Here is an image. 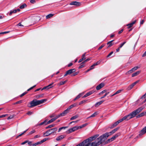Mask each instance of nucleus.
<instances>
[{
	"label": "nucleus",
	"mask_w": 146,
	"mask_h": 146,
	"mask_svg": "<svg viewBox=\"0 0 146 146\" xmlns=\"http://www.w3.org/2000/svg\"><path fill=\"white\" fill-rule=\"evenodd\" d=\"M102 137V136H100L95 141L92 143H90L85 140L82 142V146H98L103 143L104 141Z\"/></svg>",
	"instance_id": "f257e3e1"
},
{
	"label": "nucleus",
	"mask_w": 146,
	"mask_h": 146,
	"mask_svg": "<svg viewBox=\"0 0 146 146\" xmlns=\"http://www.w3.org/2000/svg\"><path fill=\"white\" fill-rule=\"evenodd\" d=\"M46 100L42 99L40 100H34L31 102L29 104H28V106L31 108L35 106L38 105L42 104L46 101Z\"/></svg>",
	"instance_id": "f03ea898"
},
{
	"label": "nucleus",
	"mask_w": 146,
	"mask_h": 146,
	"mask_svg": "<svg viewBox=\"0 0 146 146\" xmlns=\"http://www.w3.org/2000/svg\"><path fill=\"white\" fill-rule=\"evenodd\" d=\"M143 109V108L142 107H140L126 116L128 119L129 120L135 117L136 115L140 113Z\"/></svg>",
	"instance_id": "7ed1b4c3"
},
{
	"label": "nucleus",
	"mask_w": 146,
	"mask_h": 146,
	"mask_svg": "<svg viewBox=\"0 0 146 146\" xmlns=\"http://www.w3.org/2000/svg\"><path fill=\"white\" fill-rule=\"evenodd\" d=\"M119 127H117V128L114 129L113 130H112L109 133H105L104 134L101 135L100 136H102V137L104 139V141H103V143H104L105 141L106 140L107 138L109 137V136L115 133L116 131H117L119 129Z\"/></svg>",
	"instance_id": "20e7f679"
},
{
	"label": "nucleus",
	"mask_w": 146,
	"mask_h": 146,
	"mask_svg": "<svg viewBox=\"0 0 146 146\" xmlns=\"http://www.w3.org/2000/svg\"><path fill=\"white\" fill-rule=\"evenodd\" d=\"M57 129L58 128L57 127H55L49 129L43 134V136L44 137L48 136L52 133L55 132Z\"/></svg>",
	"instance_id": "39448f33"
},
{
	"label": "nucleus",
	"mask_w": 146,
	"mask_h": 146,
	"mask_svg": "<svg viewBox=\"0 0 146 146\" xmlns=\"http://www.w3.org/2000/svg\"><path fill=\"white\" fill-rule=\"evenodd\" d=\"M124 120H128L126 116H125L122 119H119V120L114 123L110 127V128L111 129L115 127L116 126H117L119 123L122 122Z\"/></svg>",
	"instance_id": "423d86ee"
},
{
	"label": "nucleus",
	"mask_w": 146,
	"mask_h": 146,
	"mask_svg": "<svg viewBox=\"0 0 146 146\" xmlns=\"http://www.w3.org/2000/svg\"><path fill=\"white\" fill-rule=\"evenodd\" d=\"M99 135L98 134H96L94 135V136L91 137H89V138L86 139V141L88 142H90V143H91V142L93 141L94 140L96 139L98 136Z\"/></svg>",
	"instance_id": "0eeeda50"
},
{
	"label": "nucleus",
	"mask_w": 146,
	"mask_h": 146,
	"mask_svg": "<svg viewBox=\"0 0 146 146\" xmlns=\"http://www.w3.org/2000/svg\"><path fill=\"white\" fill-rule=\"evenodd\" d=\"M76 71V70L75 69H71L68 70L66 72V73L65 74L64 76V77L66 76L67 75L71 74L75 72Z\"/></svg>",
	"instance_id": "6e6552de"
},
{
	"label": "nucleus",
	"mask_w": 146,
	"mask_h": 146,
	"mask_svg": "<svg viewBox=\"0 0 146 146\" xmlns=\"http://www.w3.org/2000/svg\"><path fill=\"white\" fill-rule=\"evenodd\" d=\"M119 135L120 134L119 133H117V134H115V135L113 136V137H112L111 138L108 139L107 141V143H108L113 141L116 137H118Z\"/></svg>",
	"instance_id": "1a4fd4ad"
},
{
	"label": "nucleus",
	"mask_w": 146,
	"mask_h": 146,
	"mask_svg": "<svg viewBox=\"0 0 146 146\" xmlns=\"http://www.w3.org/2000/svg\"><path fill=\"white\" fill-rule=\"evenodd\" d=\"M78 127V126H75L72 128H71L68 129V131L69 133H72L77 130L79 129Z\"/></svg>",
	"instance_id": "9d476101"
},
{
	"label": "nucleus",
	"mask_w": 146,
	"mask_h": 146,
	"mask_svg": "<svg viewBox=\"0 0 146 146\" xmlns=\"http://www.w3.org/2000/svg\"><path fill=\"white\" fill-rule=\"evenodd\" d=\"M54 82H52L51 84L48 85V86L43 88L42 89V90L44 89L48 90L51 88L53 87V86H52V85L54 84Z\"/></svg>",
	"instance_id": "9b49d317"
},
{
	"label": "nucleus",
	"mask_w": 146,
	"mask_h": 146,
	"mask_svg": "<svg viewBox=\"0 0 146 146\" xmlns=\"http://www.w3.org/2000/svg\"><path fill=\"white\" fill-rule=\"evenodd\" d=\"M69 4L71 5H74L77 6H79L81 5L80 2L77 1H72Z\"/></svg>",
	"instance_id": "f8f14e48"
},
{
	"label": "nucleus",
	"mask_w": 146,
	"mask_h": 146,
	"mask_svg": "<svg viewBox=\"0 0 146 146\" xmlns=\"http://www.w3.org/2000/svg\"><path fill=\"white\" fill-rule=\"evenodd\" d=\"M146 133V126L143 128V129L141 130L139 133V135L140 136Z\"/></svg>",
	"instance_id": "ddd939ff"
},
{
	"label": "nucleus",
	"mask_w": 146,
	"mask_h": 146,
	"mask_svg": "<svg viewBox=\"0 0 146 146\" xmlns=\"http://www.w3.org/2000/svg\"><path fill=\"white\" fill-rule=\"evenodd\" d=\"M105 85L104 83H101L98 85L96 87V89L97 90H99L102 88Z\"/></svg>",
	"instance_id": "4468645a"
},
{
	"label": "nucleus",
	"mask_w": 146,
	"mask_h": 146,
	"mask_svg": "<svg viewBox=\"0 0 146 146\" xmlns=\"http://www.w3.org/2000/svg\"><path fill=\"white\" fill-rule=\"evenodd\" d=\"M69 110L68 109L65 110L63 112L60 113L61 116H64L66 115L69 112Z\"/></svg>",
	"instance_id": "2eb2a0df"
},
{
	"label": "nucleus",
	"mask_w": 146,
	"mask_h": 146,
	"mask_svg": "<svg viewBox=\"0 0 146 146\" xmlns=\"http://www.w3.org/2000/svg\"><path fill=\"white\" fill-rule=\"evenodd\" d=\"M136 21L135 20L131 23L128 24L127 25V26H128V28L129 29L132 27L133 25L136 22Z\"/></svg>",
	"instance_id": "dca6fc26"
},
{
	"label": "nucleus",
	"mask_w": 146,
	"mask_h": 146,
	"mask_svg": "<svg viewBox=\"0 0 146 146\" xmlns=\"http://www.w3.org/2000/svg\"><path fill=\"white\" fill-rule=\"evenodd\" d=\"M64 137V135H61L57 137L56 138V140L57 141H60L62 139H63Z\"/></svg>",
	"instance_id": "f3484780"
},
{
	"label": "nucleus",
	"mask_w": 146,
	"mask_h": 146,
	"mask_svg": "<svg viewBox=\"0 0 146 146\" xmlns=\"http://www.w3.org/2000/svg\"><path fill=\"white\" fill-rule=\"evenodd\" d=\"M141 72L140 71H137L135 72L132 75V77H133L138 75Z\"/></svg>",
	"instance_id": "a211bd4d"
},
{
	"label": "nucleus",
	"mask_w": 146,
	"mask_h": 146,
	"mask_svg": "<svg viewBox=\"0 0 146 146\" xmlns=\"http://www.w3.org/2000/svg\"><path fill=\"white\" fill-rule=\"evenodd\" d=\"M83 94V93H81L79 94L78 96H76V97L74 99V100L75 101L76 100L79 99L80 97H81L82 96Z\"/></svg>",
	"instance_id": "6ab92c4d"
},
{
	"label": "nucleus",
	"mask_w": 146,
	"mask_h": 146,
	"mask_svg": "<svg viewBox=\"0 0 146 146\" xmlns=\"http://www.w3.org/2000/svg\"><path fill=\"white\" fill-rule=\"evenodd\" d=\"M146 113V112H143L138 115H137L136 117L137 118L140 117H142Z\"/></svg>",
	"instance_id": "aec40b11"
},
{
	"label": "nucleus",
	"mask_w": 146,
	"mask_h": 146,
	"mask_svg": "<svg viewBox=\"0 0 146 146\" xmlns=\"http://www.w3.org/2000/svg\"><path fill=\"white\" fill-rule=\"evenodd\" d=\"M55 120V119H54V118H52V119H51L50 120H49L47 122V123H46L45 124V125H46L48 124H49L50 123H51L53 122Z\"/></svg>",
	"instance_id": "412c9836"
},
{
	"label": "nucleus",
	"mask_w": 146,
	"mask_h": 146,
	"mask_svg": "<svg viewBox=\"0 0 146 146\" xmlns=\"http://www.w3.org/2000/svg\"><path fill=\"white\" fill-rule=\"evenodd\" d=\"M49 138H45L44 139H43L40 142H39V143L40 144H41L42 143H43L46 140H48L50 139Z\"/></svg>",
	"instance_id": "4be33fe9"
},
{
	"label": "nucleus",
	"mask_w": 146,
	"mask_h": 146,
	"mask_svg": "<svg viewBox=\"0 0 146 146\" xmlns=\"http://www.w3.org/2000/svg\"><path fill=\"white\" fill-rule=\"evenodd\" d=\"M114 40H112L111 41H109L107 43V44L109 45L108 46V47H110L113 44L112 43V42Z\"/></svg>",
	"instance_id": "5701e85b"
},
{
	"label": "nucleus",
	"mask_w": 146,
	"mask_h": 146,
	"mask_svg": "<svg viewBox=\"0 0 146 146\" xmlns=\"http://www.w3.org/2000/svg\"><path fill=\"white\" fill-rule=\"evenodd\" d=\"M104 101H101L99 102H98L96 103L95 104V106L96 107H97L98 106H100V105H101L104 102Z\"/></svg>",
	"instance_id": "b1692460"
},
{
	"label": "nucleus",
	"mask_w": 146,
	"mask_h": 146,
	"mask_svg": "<svg viewBox=\"0 0 146 146\" xmlns=\"http://www.w3.org/2000/svg\"><path fill=\"white\" fill-rule=\"evenodd\" d=\"M79 116V115H78L77 114L76 115H75L74 116H73L71 118H70V120H73L76 119Z\"/></svg>",
	"instance_id": "393cba45"
},
{
	"label": "nucleus",
	"mask_w": 146,
	"mask_h": 146,
	"mask_svg": "<svg viewBox=\"0 0 146 146\" xmlns=\"http://www.w3.org/2000/svg\"><path fill=\"white\" fill-rule=\"evenodd\" d=\"M17 12V9H14L13 10H11L10 11V13L9 14L10 15H11L13 13H15Z\"/></svg>",
	"instance_id": "a878e982"
},
{
	"label": "nucleus",
	"mask_w": 146,
	"mask_h": 146,
	"mask_svg": "<svg viewBox=\"0 0 146 146\" xmlns=\"http://www.w3.org/2000/svg\"><path fill=\"white\" fill-rule=\"evenodd\" d=\"M54 15V14H50L47 15L46 16V19H49L51 17H52Z\"/></svg>",
	"instance_id": "bb28decb"
},
{
	"label": "nucleus",
	"mask_w": 146,
	"mask_h": 146,
	"mask_svg": "<svg viewBox=\"0 0 146 146\" xmlns=\"http://www.w3.org/2000/svg\"><path fill=\"white\" fill-rule=\"evenodd\" d=\"M97 115V113L95 112L92 115H91V116H90V117H88L87 118L88 119V118H89L90 117H94Z\"/></svg>",
	"instance_id": "cd10ccee"
},
{
	"label": "nucleus",
	"mask_w": 146,
	"mask_h": 146,
	"mask_svg": "<svg viewBox=\"0 0 146 146\" xmlns=\"http://www.w3.org/2000/svg\"><path fill=\"white\" fill-rule=\"evenodd\" d=\"M94 93V92L93 91H91L90 92H89L86 94V95L87 96V97L90 95Z\"/></svg>",
	"instance_id": "c85d7f7f"
},
{
	"label": "nucleus",
	"mask_w": 146,
	"mask_h": 146,
	"mask_svg": "<svg viewBox=\"0 0 146 146\" xmlns=\"http://www.w3.org/2000/svg\"><path fill=\"white\" fill-rule=\"evenodd\" d=\"M84 66H85L84 64L83 63V62H82L80 64V66L79 67V69L81 68H82L83 67H84Z\"/></svg>",
	"instance_id": "c756f323"
},
{
	"label": "nucleus",
	"mask_w": 146,
	"mask_h": 146,
	"mask_svg": "<svg viewBox=\"0 0 146 146\" xmlns=\"http://www.w3.org/2000/svg\"><path fill=\"white\" fill-rule=\"evenodd\" d=\"M87 125V124L86 123L84 124H83L80 126H78V127L79 129H81V128L86 126Z\"/></svg>",
	"instance_id": "7c9ffc66"
},
{
	"label": "nucleus",
	"mask_w": 146,
	"mask_h": 146,
	"mask_svg": "<svg viewBox=\"0 0 146 146\" xmlns=\"http://www.w3.org/2000/svg\"><path fill=\"white\" fill-rule=\"evenodd\" d=\"M76 105L75 104H72L67 109H68L69 110L70 109H72L74 106H75Z\"/></svg>",
	"instance_id": "2f4dec72"
},
{
	"label": "nucleus",
	"mask_w": 146,
	"mask_h": 146,
	"mask_svg": "<svg viewBox=\"0 0 146 146\" xmlns=\"http://www.w3.org/2000/svg\"><path fill=\"white\" fill-rule=\"evenodd\" d=\"M27 5L25 4H23L20 7V8L21 9H23Z\"/></svg>",
	"instance_id": "473e14b6"
},
{
	"label": "nucleus",
	"mask_w": 146,
	"mask_h": 146,
	"mask_svg": "<svg viewBox=\"0 0 146 146\" xmlns=\"http://www.w3.org/2000/svg\"><path fill=\"white\" fill-rule=\"evenodd\" d=\"M55 126V124H53L50 125L46 127V129H47L48 128H50L54 127Z\"/></svg>",
	"instance_id": "72a5a7b5"
},
{
	"label": "nucleus",
	"mask_w": 146,
	"mask_h": 146,
	"mask_svg": "<svg viewBox=\"0 0 146 146\" xmlns=\"http://www.w3.org/2000/svg\"><path fill=\"white\" fill-rule=\"evenodd\" d=\"M46 121H47V120H46L44 121L43 122H41V123H39V124H38V125H43L44 124L45 125V124L46 123H47Z\"/></svg>",
	"instance_id": "f704fd0d"
},
{
	"label": "nucleus",
	"mask_w": 146,
	"mask_h": 146,
	"mask_svg": "<svg viewBox=\"0 0 146 146\" xmlns=\"http://www.w3.org/2000/svg\"><path fill=\"white\" fill-rule=\"evenodd\" d=\"M109 93V92H106L105 93V94L104 96H102L100 98V99H102L104 98L105 97H106Z\"/></svg>",
	"instance_id": "c9c22d12"
},
{
	"label": "nucleus",
	"mask_w": 146,
	"mask_h": 146,
	"mask_svg": "<svg viewBox=\"0 0 146 146\" xmlns=\"http://www.w3.org/2000/svg\"><path fill=\"white\" fill-rule=\"evenodd\" d=\"M106 91H107L106 90H103V91H102V92H100L99 94L100 95H102L104 93H106V92H107Z\"/></svg>",
	"instance_id": "e433bc0d"
},
{
	"label": "nucleus",
	"mask_w": 146,
	"mask_h": 146,
	"mask_svg": "<svg viewBox=\"0 0 146 146\" xmlns=\"http://www.w3.org/2000/svg\"><path fill=\"white\" fill-rule=\"evenodd\" d=\"M100 63V62L99 61H98L94 63V64L92 65L93 66H94L96 65H97L98 64H99Z\"/></svg>",
	"instance_id": "4c0bfd02"
},
{
	"label": "nucleus",
	"mask_w": 146,
	"mask_h": 146,
	"mask_svg": "<svg viewBox=\"0 0 146 146\" xmlns=\"http://www.w3.org/2000/svg\"><path fill=\"white\" fill-rule=\"evenodd\" d=\"M22 100H21L19 101H18L15 103L14 104H21L22 103Z\"/></svg>",
	"instance_id": "58836bf2"
},
{
	"label": "nucleus",
	"mask_w": 146,
	"mask_h": 146,
	"mask_svg": "<svg viewBox=\"0 0 146 146\" xmlns=\"http://www.w3.org/2000/svg\"><path fill=\"white\" fill-rule=\"evenodd\" d=\"M66 82H67L66 80V81H63V82H61L60 83L59 85H63L64 84H65Z\"/></svg>",
	"instance_id": "ea45409f"
},
{
	"label": "nucleus",
	"mask_w": 146,
	"mask_h": 146,
	"mask_svg": "<svg viewBox=\"0 0 146 146\" xmlns=\"http://www.w3.org/2000/svg\"><path fill=\"white\" fill-rule=\"evenodd\" d=\"M122 91V90H117L115 93V95H116L117 94H118L120 93Z\"/></svg>",
	"instance_id": "a19ab883"
},
{
	"label": "nucleus",
	"mask_w": 146,
	"mask_h": 146,
	"mask_svg": "<svg viewBox=\"0 0 146 146\" xmlns=\"http://www.w3.org/2000/svg\"><path fill=\"white\" fill-rule=\"evenodd\" d=\"M138 68V67L136 66V67H135L132 68V69H132V70L133 71V72H134V71L137 70Z\"/></svg>",
	"instance_id": "79ce46f5"
},
{
	"label": "nucleus",
	"mask_w": 146,
	"mask_h": 146,
	"mask_svg": "<svg viewBox=\"0 0 146 146\" xmlns=\"http://www.w3.org/2000/svg\"><path fill=\"white\" fill-rule=\"evenodd\" d=\"M10 32V31H8L1 32L0 33V34H4L7 33H9Z\"/></svg>",
	"instance_id": "37998d69"
},
{
	"label": "nucleus",
	"mask_w": 146,
	"mask_h": 146,
	"mask_svg": "<svg viewBox=\"0 0 146 146\" xmlns=\"http://www.w3.org/2000/svg\"><path fill=\"white\" fill-rule=\"evenodd\" d=\"M126 42H125L121 44L120 45V46L119 47L120 48H121L122 46L126 43Z\"/></svg>",
	"instance_id": "c03bdc74"
},
{
	"label": "nucleus",
	"mask_w": 146,
	"mask_h": 146,
	"mask_svg": "<svg viewBox=\"0 0 146 146\" xmlns=\"http://www.w3.org/2000/svg\"><path fill=\"white\" fill-rule=\"evenodd\" d=\"M86 102V101L85 100H84L83 101H82L80 102L79 103V105H81V104H82L83 103H85Z\"/></svg>",
	"instance_id": "a18cd8bd"
},
{
	"label": "nucleus",
	"mask_w": 146,
	"mask_h": 146,
	"mask_svg": "<svg viewBox=\"0 0 146 146\" xmlns=\"http://www.w3.org/2000/svg\"><path fill=\"white\" fill-rule=\"evenodd\" d=\"M33 113V112L31 111H29L27 113V114L28 115H31Z\"/></svg>",
	"instance_id": "49530a36"
},
{
	"label": "nucleus",
	"mask_w": 146,
	"mask_h": 146,
	"mask_svg": "<svg viewBox=\"0 0 146 146\" xmlns=\"http://www.w3.org/2000/svg\"><path fill=\"white\" fill-rule=\"evenodd\" d=\"M27 92H25L22 94L20 96V97H22V96H23L24 95H25V94H27Z\"/></svg>",
	"instance_id": "de8ad7c7"
},
{
	"label": "nucleus",
	"mask_w": 146,
	"mask_h": 146,
	"mask_svg": "<svg viewBox=\"0 0 146 146\" xmlns=\"http://www.w3.org/2000/svg\"><path fill=\"white\" fill-rule=\"evenodd\" d=\"M35 132H36L35 130H33L32 131H31L29 133V134H30V135L32 134H33V133H35Z\"/></svg>",
	"instance_id": "09e8293b"
},
{
	"label": "nucleus",
	"mask_w": 146,
	"mask_h": 146,
	"mask_svg": "<svg viewBox=\"0 0 146 146\" xmlns=\"http://www.w3.org/2000/svg\"><path fill=\"white\" fill-rule=\"evenodd\" d=\"M27 130H26L24 131L21 134H20L18 136V137H20V136H21V135H22L23 134L25 133L27 131Z\"/></svg>",
	"instance_id": "8fccbe9b"
},
{
	"label": "nucleus",
	"mask_w": 146,
	"mask_h": 146,
	"mask_svg": "<svg viewBox=\"0 0 146 146\" xmlns=\"http://www.w3.org/2000/svg\"><path fill=\"white\" fill-rule=\"evenodd\" d=\"M40 144V143L39 142H38L37 143H34V144H32V146H36V145H37L39 144Z\"/></svg>",
	"instance_id": "3c124183"
},
{
	"label": "nucleus",
	"mask_w": 146,
	"mask_h": 146,
	"mask_svg": "<svg viewBox=\"0 0 146 146\" xmlns=\"http://www.w3.org/2000/svg\"><path fill=\"white\" fill-rule=\"evenodd\" d=\"M133 71L132 70V69H131V70H129V71H128L126 73V74H130Z\"/></svg>",
	"instance_id": "603ef678"
},
{
	"label": "nucleus",
	"mask_w": 146,
	"mask_h": 146,
	"mask_svg": "<svg viewBox=\"0 0 146 146\" xmlns=\"http://www.w3.org/2000/svg\"><path fill=\"white\" fill-rule=\"evenodd\" d=\"M28 140L25 141L22 143H21V144L22 145H23L26 143H27L28 142Z\"/></svg>",
	"instance_id": "864d4df0"
},
{
	"label": "nucleus",
	"mask_w": 146,
	"mask_h": 146,
	"mask_svg": "<svg viewBox=\"0 0 146 146\" xmlns=\"http://www.w3.org/2000/svg\"><path fill=\"white\" fill-rule=\"evenodd\" d=\"M14 117V116L13 115H10L7 118V119H12V118H13Z\"/></svg>",
	"instance_id": "5fc2aeb1"
},
{
	"label": "nucleus",
	"mask_w": 146,
	"mask_h": 146,
	"mask_svg": "<svg viewBox=\"0 0 146 146\" xmlns=\"http://www.w3.org/2000/svg\"><path fill=\"white\" fill-rule=\"evenodd\" d=\"M36 86V85H35L34 86H33V87H31L27 90V91H29L30 90L32 89L33 88H35V87Z\"/></svg>",
	"instance_id": "6e6d98bb"
},
{
	"label": "nucleus",
	"mask_w": 146,
	"mask_h": 146,
	"mask_svg": "<svg viewBox=\"0 0 146 146\" xmlns=\"http://www.w3.org/2000/svg\"><path fill=\"white\" fill-rule=\"evenodd\" d=\"M113 52L112 51L107 56V57H110V56H111L113 53Z\"/></svg>",
	"instance_id": "4d7b16f0"
},
{
	"label": "nucleus",
	"mask_w": 146,
	"mask_h": 146,
	"mask_svg": "<svg viewBox=\"0 0 146 146\" xmlns=\"http://www.w3.org/2000/svg\"><path fill=\"white\" fill-rule=\"evenodd\" d=\"M60 116H61V115H60V114L59 115H57L56 117L54 118V119H55V120L57 119L58 118V117H59Z\"/></svg>",
	"instance_id": "13d9d810"
},
{
	"label": "nucleus",
	"mask_w": 146,
	"mask_h": 146,
	"mask_svg": "<svg viewBox=\"0 0 146 146\" xmlns=\"http://www.w3.org/2000/svg\"><path fill=\"white\" fill-rule=\"evenodd\" d=\"M60 116H61V115H60V114L59 115H57L56 117L54 118V119H55V120L57 119L58 118V117H59Z\"/></svg>",
	"instance_id": "bf43d9fd"
},
{
	"label": "nucleus",
	"mask_w": 146,
	"mask_h": 146,
	"mask_svg": "<svg viewBox=\"0 0 146 146\" xmlns=\"http://www.w3.org/2000/svg\"><path fill=\"white\" fill-rule=\"evenodd\" d=\"M133 87L131 85L128 88V90H130Z\"/></svg>",
	"instance_id": "052dcab7"
},
{
	"label": "nucleus",
	"mask_w": 146,
	"mask_h": 146,
	"mask_svg": "<svg viewBox=\"0 0 146 146\" xmlns=\"http://www.w3.org/2000/svg\"><path fill=\"white\" fill-rule=\"evenodd\" d=\"M40 137V135H36L34 137V138H39V137Z\"/></svg>",
	"instance_id": "680f3d73"
},
{
	"label": "nucleus",
	"mask_w": 146,
	"mask_h": 146,
	"mask_svg": "<svg viewBox=\"0 0 146 146\" xmlns=\"http://www.w3.org/2000/svg\"><path fill=\"white\" fill-rule=\"evenodd\" d=\"M77 74H78V73L77 72H74V73H73V74H72L71 76H74L76 75Z\"/></svg>",
	"instance_id": "e2e57ef3"
},
{
	"label": "nucleus",
	"mask_w": 146,
	"mask_h": 146,
	"mask_svg": "<svg viewBox=\"0 0 146 146\" xmlns=\"http://www.w3.org/2000/svg\"><path fill=\"white\" fill-rule=\"evenodd\" d=\"M17 25V26H20V27H23V25H22L21 24V23H18Z\"/></svg>",
	"instance_id": "0e129e2a"
},
{
	"label": "nucleus",
	"mask_w": 146,
	"mask_h": 146,
	"mask_svg": "<svg viewBox=\"0 0 146 146\" xmlns=\"http://www.w3.org/2000/svg\"><path fill=\"white\" fill-rule=\"evenodd\" d=\"M144 20H142L140 23V25H143L144 22Z\"/></svg>",
	"instance_id": "69168bd1"
},
{
	"label": "nucleus",
	"mask_w": 146,
	"mask_h": 146,
	"mask_svg": "<svg viewBox=\"0 0 146 146\" xmlns=\"http://www.w3.org/2000/svg\"><path fill=\"white\" fill-rule=\"evenodd\" d=\"M104 46L103 45H101V46H100L99 48H98V50H99L101 49Z\"/></svg>",
	"instance_id": "338daca9"
},
{
	"label": "nucleus",
	"mask_w": 146,
	"mask_h": 146,
	"mask_svg": "<svg viewBox=\"0 0 146 146\" xmlns=\"http://www.w3.org/2000/svg\"><path fill=\"white\" fill-rule=\"evenodd\" d=\"M6 115H7L5 114V115H0V118H2V117H5L6 116Z\"/></svg>",
	"instance_id": "774afa93"
}]
</instances>
